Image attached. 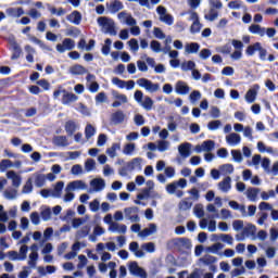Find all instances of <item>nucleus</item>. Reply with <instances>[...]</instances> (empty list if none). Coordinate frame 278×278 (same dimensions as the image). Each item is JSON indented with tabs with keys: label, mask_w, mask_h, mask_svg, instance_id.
Wrapping results in <instances>:
<instances>
[{
	"label": "nucleus",
	"mask_w": 278,
	"mask_h": 278,
	"mask_svg": "<svg viewBox=\"0 0 278 278\" xmlns=\"http://www.w3.org/2000/svg\"><path fill=\"white\" fill-rule=\"evenodd\" d=\"M28 266H31L33 268L36 267V262H38V252H31L29 254Z\"/></svg>",
	"instance_id": "obj_52"
},
{
	"label": "nucleus",
	"mask_w": 278,
	"mask_h": 278,
	"mask_svg": "<svg viewBox=\"0 0 278 278\" xmlns=\"http://www.w3.org/2000/svg\"><path fill=\"white\" fill-rule=\"evenodd\" d=\"M223 247H224L223 243L217 242V243L208 247L206 249V251H208L210 253H218V251H220V249H223Z\"/></svg>",
	"instance_id": "obj_53"
},
{
	"label": "nucleus",
	"mask_w": 278,
	"mask_h": 278,
	"mask_svg": "<svg viewBox=\"0 0 278 278\" xmlns=\"http://www.w3.org/2000/svg\"><path fill=\"white\" fill-rule=\"evenodd\" d=\"M112 84H114L115 86H117V88H125V86H126V81L125 80H123V79H121V78H118V77H114L113 79H112Z\"/></svg>",
	"instance_id": "obj_63"
},
{
	"label": "nucleus",
	"mask_w": 278,
	"mask_h": 278,
	"mask_svg": "<svg viewBox=\"0 0 278 278\" xmlns=\"http://www.w3.org/2000/svg\"><path fill=\"white\" fill-rule=\"evenodd\" d=\"M66 21L73 23V25H81V13L79 11H73L66 16Z\"/></svg>",
	"instance_id": "obj_12"
},
{
	"label": "nucleus",
	"mask_w": 278,
	"mask_h": 278,
	"mask_svg": "<svg viewBox=\"0 0 278 278\" xmlns=\"http://www.w3.org/2000/svg\"><path fill=\"white\" fill-rule=\"evenodd\" d=\"M260 46H261V42H255L254 45L248 46V48L245 49V54L249 58L255 55V51L260 50Z\"/></svg>",
	"instance_id": "obj_31"
},
{
	"label": "nucleus",
	"mask_w": 278,
	"mask_h": 278,
	"mask_svg": "<svg viewBox=\"0 0 278 278\" xmlns=\"http://www.w3.org/2000/svg\"><path fill=\"white\" fill-rule=\"evenodd\" d=\"M96 45H97V41L94 39H90L88 45H86V39L81 38L78 41V49H85V51H92Z\"/></svg>",
	"instance_id": "obj_14"
},
{
	"label": "nucleus",
	"mask_w": 278,
	"mask_h": 278,
	"mask_svg": "<svg viewBox=\"0 0 278 278\" xmlns=\"http://www.w3.org/2000/svg\"><path fill=\"white\" fill-rule=\"evenodd\" d=\"M160 21L161 23H165V25H173V23H175V18L170 14L160 16Z\"/></svg>",
	"instance_id": "obj_47"
},
{
	"label": "nucleus",
	"mask_w": 278,
	"mask_h": 278,
	"mask_svg": "<svg viewBox=\"0 0 278 278\" xmlns=\"http://www.w3.org/2000/svg\"><path fill=\"white\" fill-rule=\"evenodd\" d=\"M241 140H242V137H240V135L236 132L229 134L226 137V142L228 144H231L232 147H236V144H240Z\"/></svg>",
	"instance_id": "obj_17"
},
{
	"label": "nucleus",
	"mask_w": 278,
	"mask_h": 278,
	"mask_svg": "<svg viewBox=\"0 0 278 278\" xmlns=\"http://www.w3.org/2000/svg\"><path fill=\"white\" fill-rule=\"evenodd\" d=\"M178 207L179 210H182L184 212H186L187 210H190V207H192V202L182 200L179 202Z\"/></svg>",
	"instance_id": "obj_56"
},
{
	"label": "nucleus",
	"mask_w": 278,
	"mask_h": 278,
	"mask_svg": "<svg viewBox=\"0 0 278 278\" xmlns=\"http://www.w3.org/2000/svg\"><path fill=\"white\" fill-rule=\"evenodd\" d=\"M29 40H30V42L38 45L40 47V49H47V51H51V49L49 47H47V45L42 40L38 39V37H36V36H31L29 38Z\"/></svg>",
	"instance_id": "obj_41"
},
{
	"label": "nucleus",
	"mask_w": 278,
	"mask_h": 278,
	"mask_svg": "<svg viewBox=\"0 0 278 278\" xmlns=\"http://www.w3.org/2000/svg\"><path fill=\"white\" fill-rule=\"evenodd\" d=\"M191 149L192 143L185 142L178 147V152L181 155V157H190Z\"/></svg>",
	"instance_id": "obj_11"
},
{
	"label": "nucleus",
	"mask_w": 278,
	"mask_h": 278,
	"mask_svg": "<svg viewBox=\"0 0 278 278\" xmlns=\"http://www.w3.org/2000/svg\"><path fill=\"white\" fill-rule=\"evenodd\" d=\"M98 25H100V27H104V34L116 36V26L114 25V22L110 23V18L105 16L98 17Z\"/></svg>",
	"instance_id": "obj_1"
},
{
	"label": "nucleus",
	"mask_w": 278,
	"mask_h": 278,
	"mask_svg": "<svg viewBox=\"0 0 278 278\" xmlns=\"http://www.w3.org/2000/svg\"><path fill=\"white\" fill-rule=\"evenodd\" d=\"M111 49H112V39L106 38L104 40V46H102V49H101L102 54L103 55H110Z\"/></svg>",
	"instance_id": "obj_39"
},
{
	"label": "nucleus",
	"mask_w": 278,
	"mask_h": 278,
	"mask_svg": "<svg viewBox=\"0 0 278 278\" xmlns=\"http://www.w3.org/2000/svg\"><path fill=\"white\" fill-rule=\"evenodd\" d=\"M249 31L251 34H258V36L264 37L266 36V28H262V26L257 25V24H252L249 27Z\"/></svg>",
	"instance_id": "obj_27"
},
{
	"label": "nucleus",
	"mask_w": 278,
	"mask_h": 278,
	"mask_svg": "<svg viewBox=\"0 0 278 278\" xmlns=\"http://www.w3.org/2000/svg\"><path fill=\"white\" fill-rule=\"evenodd\" d=\"M216 262H218V257L212 256L210 254H205L199 258V263L203 264L204 266H208V270H211V273H216V270H218V267L214 265Z\"/></svg>",
	"instance_id": "obj_2"
},
{
	"label": "nucleus",
	"mask_w": 278,
	"mask_h": 278,
	"mask_svg": "<svg viewBox=\"0 0 278 278\" xmlns=\"http://www.w3.org/2000/svg\"><path fill=\"white\" fill-rule=\"evenodd\" d=\"M94 134H97V129L94 128V126H92V124H87V126L85 127V138L87 140H90V138H92Z\"/></svg>",
	"instance_id": "obj_33"
},
{
	"label": "nucleus",
	"mask_w": 278,
	"mask_h": 278,
	"mask_svg": "<svg viewBox=\"0 0 278 278\" xmlns=\"http://www.w3.org/2000/svg\"><path fill=\"white\" fill-rule=\"evenodd\" d=\"M157 231V226L155 224H150L149 228H144L139 232L140 238H148V236H151L152 233H155Z\"/></svg>",
	"instance_id": "obj_21"
},
{
	"label": "nucleus",
	"mask_w": 278,
	"mask_h": 278,
	"mask_svg": "<svg viewBox=\"0 0 278 278\" xmlns=\"http://www.w3.org/2000/svg\"><path fill=\"white\" fill-rule=\"evenodd\" d=\"M7 177L8 179H12V186H14V188H18V186H21V176H18L16 172L9 170L7 173Z\"/></svg>",
	"instance_id": "obj_20"
},
{
	"label": "nucleus",
	"mask_w": 278,
	"mask_h": 278,
	"mask_svg": "<svg viewBox=\"0 0 278 278\" xmlns=\"http://www.w3.org/2000/svg\"><path fill=\"white\" fill-rule=\"evenodd\" d=\"M128 270L130 275H134L135 277H147V271H144L140 266H138V262L136 261L130 262Z\"/></svg>",
	"instance_id": "obj_7"
},
{
	"label": "nucleus",
	"mask_w": 278,
	"mask_h": 278,
	"mask_svg": "<svg viewBox=\"0 0 278 278\" xmlns=\"http://www.w3.org/2000/svg\"><path fill=\"white\" fill-rule=\"evenodd\" d=\"M8 16H13V18H21L23 14H25V10L23 8H9L7 9Z\"/></svg>",
	"instance_id": "obj_16"
},
{
	"label": "nucleus",
	"mask_w": 278,
	"mask_h": 278,
	"mask_svg": "<svg viewBox=\"0 0 278 278\" xmlns=\"http://www.w3.org/2000/svg\"><path fill=\"white\" fill-rule=\"evenodd\" d=\"M190 31L191 34H199V31H201V22H193Z\"/></svg>",
	"instance_id": "obj_62"
},
{
	"label": "nucleus",
	"mask_w": 278,
	"mask_h": 278,
	"mask_svg": "<svg viewBox=\"0 0 278 278\" xmlns=\"http://www.w3.org/2000/svg\"><path fill=\"white\" fill-rule=\"evenodd\" d=\"M114 99H117L118 101H114L112 103V108H121L122 103H127V96L123 93H118V91H113Z\"/></svg>",
	"instance_id": "obj_13"
},
{
	"label": "nucleus",
	"mask_w": 278,
	"mask_h": 278,
	"mask_svg": "<svg viewBox=\"0 0 278 278\" xmlns=\"http://www.w3.org/2000/svg\"><path fill=\"white\" fill-rule=\"evenodd\" d=\"M141 162H142V159L135 157L131 160V162L127 164V168H129V170H136V168H140Z\"/></svg>",
	"instance_id": "obj_34"
},
{
	"label": "nucleus",
	"mask_w": 278,
	"mask_h": 278,
	"mask_svg": "<svg viewBox=\"0 0 278 278\" xmlns=\"http://www.w3.org/2000/svg\"><path fill=\"white\" fill-rule=\"evenodd\" d=\"M45 184H47V175H45V174L37 175L35 178V186L37 188H42V186H45Z\"/></svg>",
	"instance_id": "obj_35"
},
{
	"label": "nucleus",
	"mask_w": 278,
	"mask_h": 278,
	"mask_svg": "<svg viewBox=\"0 0 278 278\" xmlns=\"http://www.w3.org/2000/svg\"><path fill=\"white\" fill-rule=\"evenodd\" d=\"M52 142L54 147H68V138L66 136H54Z\"/></svg>",
	"instance_id": "obj_19"
},
{
	"label": "nucleus",
	"mask_w": 278,
	"mask_h": 278,
	"mask_svg": "<svg viewBox=\"0 0 278 278\" xmlns=\"http://www.w3.org/2000/svg\"><path fill=\"white\" fill-rule=\"evenodd\" d=\"M150 49H152L154 53H160V51H162V43H160L157 40H152L150 42Z\"/></svg>",
	"instance_id": "obj_48"
},
{
	"label": "nucleus",
	"mask_w": 278,
	"mask_h": 278,
	"mask_svg": "<svg viewBox=\"0 0 278 278\" xmlns=\"http://www.w3.org/2000/svg\"><path fill=\"white\" fill-rule=\"evenodd\" d=\"M27 14L28 16H30V18H34L35 21L42 16V13H40L36 9H30Z\"/></svg>",
	"instance_id": "obj_61"
},
{
	"label": "nucleus",
	"mask_w": 278,
	"mask_h": 278,
	"mask_svg": "<svg viewBox=\"0 0 278 278\" xmlns=\"http://www.w3.org/2000/svg\"><path fill=\"white\" fill-rule=\"evenodd\" d=\"M142 108L144 110H147L148 112L152 110L153 108V99H151V97L147 96L143 100V102L141 103Z\"/></svg>",
	"instance_id": "obj_42"
},
{
	"label": "nucleus",
	"mask_w": 278,
	"mask_h": 278,
	"mask_svg": "<svg viewBox=\"0 0 278 278\" xmlns=\"http://www.w3.org/2000/svg\"><path fill=\"white\" fill-rule=\"evenodd\" d=\"M139 247L140 245L138 244V242L132 241L129 243V251H131V253H135L137 257H144V251L138 250Z\"/></svg>",
	"instance_id": "obj_24"
},
{
	"label": "nucleus",
	"mask_w": 278,
	"mask_h": 278,
	"mask_svg": "<svg viewBox=\"0 0 278 278\" xmlns=\"http://www.w3.org/2000/svg\"><path fill=\"white\" fill-rule=\"evenodd\" d=\"M138 212H140L138 206H130L124 210L125 216L130 223H140V215H138Z\"/></svg>",
	"instance_id": "obj_5"
},
{
	"label": "nucleus",
	"mask_w": 278,
	"mask_h": 278,
	"mask_svg": "<svg viewBox=\"0 0 278 278\" xmlns=\"http://www.w3.org/2000/svg\"><path fill=\"white\" fill-rule=\"evenodd\" d=\"M136 151V143H127L124 149V155H131Z\"/></svg>",
	"instance_id": "obj_45"
},
{
	"label": "nucleus",
	"mask_w": 278,
	"mask_h": 278,
	"mask_svg": "<svg viewBox=\"0 0 278 278\" xmlns=\"http://www.w3.org/2000/svg\"><path fill=\"white\" fill-rule=\"evenodd\" d=\"M247 194H248V199H250V201H256L257 200V195L260 194V189H257V188H249L247 190Z\"/></svg>",
	"instance_id": "obj_37"
},
{
	"label": "nucleus",
	"mask_w": 278,
	"mask_h": 278,
	"mask_svg": "<svg viewBox=\"0 0 278 278\" xmlns=\"http://www.w3.org/2000/svg\"><path fill=\"white\" fill-rule=\"evenodd\" d=\"M175 90L177 94H188V92H190V87L182 80H178L176 83Z\"/></svg>",
	"instance_id": "obj_15"
},
{
	"label": "nucleus",
	"mask_w": 278,
	"mask_h": 278,
	"mask_svg": "<svg viewBox=\"0 0 278 278\" xmlns=\"http://www.w3.org/2000/svg\"><path fill=\"white\" fill-rule=\"evenodd\" d=\"M257 150L260 151V153H265V151L267 153H273V147L266 148V144H264V142L262 141L257 142Z\"/></svg>",
	"instance_id": "obj_49"
},
{
	"label": "nucleus",
	"mask_w": 278,
	"mask_h": 278,
	"mask_svg": "<svg viewBox=\"0 0 278 278\" xmlns=\"http://www.w3.org/2000/svg\"><path fill=\"white\" fill-rule=\"evenodd\" d=\"M137 84L140 86V88L148 90V92H157V90H160V84H153V81L147 78H139Z\"/></svg>",
	"instance_id": "obj_3"
},
{
	"label": "nucleus",
	"mask_w": 278,
	"mask_h": 278,
	"mask_svg": "<svg viewBox=\"0 0 278 278\" xmlns=\"http://www.w3.org/2000/svg\"><path fill=\"white\" fill-rule=\"evenodd\" d=\"M200 58L201 60H207L208 58L212 56V50L204 48L200 51Z\"/></svg>",
	"instance_id": "obj_58"
},
{
	"label": "nucleus",
	"mask_w": 278,
	"mask_h": 278,
	"mask_svg": "<svg viewBox=\"0 0 278 278\" xmlns=\"http://www.w3.org/2000/svg\"><path fill=\"white\" fill-rule=\"evenodd\" d=\"M79 34H81V30H79L77 27H71L66 31V36H73L74 38H77Z\"/></svg>",
	"instance_id": "obj_59"
},
{
	"label": "nucleus",
	"mask_w": 278,
	"mask_h": 278,
	"mask_svg": "<svg viewBox=\"0 0 278 278\" xmlns=\"http://www.w3.org/2000/svg\"><path fill=\"white\" fill-rule=\"evenodd\" d=\"M266 55H268V50H266L264 47H258V58L262 60V62H266Z\"/></svg>",
	"instance_id": "obj_54"
},
{
	"label": "nucleus",
	"mask_w": 278,
	"mask_h": 278,
	"mask_svg": "<svg viewBox=\"0 0 278 278\" xmlns=\"http://www.w3.org/2000/svg\"><path fill=\"white\" fill-rule=\"evenodd\" d=\"M222 173L225 175H231L233 173V166L231 164H224L220 167Z\"/></svg>",
	"instance_id": "obj_57"
},
{
	"label": "nucleus",
	"mask_w": 278,
	"mask_h": 278,
	"mask_svg": "<svg viewBox=\"0 0 278 278\" xmlns=\"http://www.w3.org/2000/svg\"><path fill=\"white\" fill-rule=\"evenodd\" d=\"M62 190H64V181H58L52 191V197H62Z\"/></svg>",
	"instance_id": "obj_32"
},
{
	"label": "nucleus",
	"mask_w": 278,
	"mask_h": 278,
	"mask_svg": "<svg viewBox=\"0 0 278 278\" xmlns=\"http://www.w3.org/2000/svg\"><path fill=\"white\" fill-rule=\"evenodd\" d=\"M116 151H121V143H113L112 147L106 149L110 157H116Z\"/></svg>",
	"instance_id": "obj_36"
},
{
	"label": "nucleus",
	"mask_w": 278,
	"mask_h": 278,
	"mask_svg": "<svg viewBox=\"0 0 278 278\" xmlns=\"http://www.w3.org/2000/svg\"><path fill=\"white\" fill-rule=\"evenodd\" d=\"M11 166H14V164L12 163V161L10 160H2L0 162V170L3 173V170H5L7 168H11Z\"/></svg>",
	"instance_id": "obj_55"
},
{
	"label": "nucleus",
	"mask_w": 278,
	"mask_h": 278,
	"mask_svg": "<svg viewBox=\"0 0 278 278\" xmlns=\"http://www.w3.org/2000/svg\"><path fill=\"white\" fill-rule=\"evenodd\" d=\"M126 16L125 23L126 25H129L130 27H134L136 25V18H134V16L131 15H127V13L125 11L118 13V18H123Z\"/></svg>",
	"instance_id": "obj_30"
},
{
	"label": "nucleus",
	"mask_w": 278,
	"mask_h": 278,
	"mask_svg": "<svg viewBox=\"0 0 278 278\" xmlns=\"http://www.w3.org/2000/svg\"><path fill=\"white\" fill-rule=\"evenodd\" d=\"M256 231H257V227H255V225H253V224H249L248 226H245L243 228L242 235L241 236L237 235L236 239L238 241H242V240H244V236H255Z\"/></svg>",
	"instance_id": "obj_8"
},
{
	"label": "nucleus",
	"mask_w": 278,
	"mask_h": 278,
	"mask_svg": "<svg viewBox=\"0 0 278 278\" xmlns=\"http://www.w3.org/2000/svg\"><path fill=\"white\" fill-rule=\"evenodd\" d=\"M123 8H124V5L121 0H114L109 5V10H110V12H112V14H116V12H121V10H123Z\"/></svg>",
	"instance_id": "obj_25"
},
{
	"label": "nucleus",
	"mask_w": 278,
	"mask_h": 278,
	"mask_svg": "<svg viewBox=\"0 0 278 278\" xmlns=\"http://www.w3.org/2000/svg\"><path fill=\"white\" fill-rule=\"evenodd\" d=\"M94 166H97V162H94V159H87L85 162V170L87 173H90L91 170H94Z\"/></svg>",
	"instance_id": "obj_44"
},
{
	"label": "nucleus",
	"mask_w": 278,
	"mask_h": 278,
	"mask_svg": "<svg viewBox=\"0 0 278 278\" xmlns=\"http://www.w3.org/2000/svg\"><path fill=\"white\" fill-rule=\"evenodd\" d=\"M199 49H201V45H199V42H191L185 46V51L188 54L199 53Z\"/></svg>",
	"instance_id": "obj_26"
},
{
	"label": "nucleus",
	"mask_w": 278,
	"mask_h": 278,
	"mask_svg": "<svg viewBox=\"0 0 278 278\" xmlns=\"http://www.w3.org/2000/svg\"><path fill=\"white\" fill-rule=\"evenodd\" d=\"M157 150H159L161 153H164V151L168 150V141H166V140H161V141H159V143H157Z\"/></svg>",
	"instance_id": "obj_60"
},
{
	"label": "nucleus",
	"mask_w": 278,
	"mask_h": 278,
	"mask_svg": "<svg viewBox=\"0 0 278 278\" xmlns=\"http://www.w3.org/2000/svg\"><path fill=\"white\" fill-rule=\"evenodd\" d=\"M67 188H71L72 190L80 188L81 190H84V188H86V182H84V180H74L67 185Z\"/></svg>",
	"instance_id": "obj_40"
},
{
	"label": "nucleus",
	"mask_w": 278,
	"mask_h": 278,
	"mask_svg": "<svg viewBox=\"0 0 278 278\" xmlns=\"http://www.w3.org/2000/svg\"><path fill=\"white\" fill-rule=\"evenodd\" d=\"M231 155L235 162H242V152L240 150H231Z\"/></svg>",
	"instance_id": "obj_64"
},
{
	"label": "nucleus",
	"mask_w": 278,
	"mask_h": 278,
	"mask_svg": "<svg viewBox=\"0 0 278 278\" xmlns=\"http://www.w3.org/2000/svg\"><path fill=\"white\" fill-rule=\"evenodd\" d=\"M65 131L68 136H73L77 131V123L73 119L67 121L65 123Z\"/></svg>",
	"instance_id": "obj_23"
},
{
	"label": "nucleus",
	"mask_w": 278,
	"mask_h": 278,
	"mask_svg": "<svg viewBox=\"0 0 278 278\" xmlns=\"http://www.w3.org/2000/svg\"><path fill=\"white\" fill-rule=\"evenodd\" d=\"M153 35L159 40H164V38H166V34H164V31L160 27H154Z\"/></svg>",
	"instance_id": "obj_50"
},
{
	"label": "nucleus",
	"mask_w": 278,
	"mask_h": 278,
	"mask_svg": "<svg viewBox=\"0 0 278 278\" xmlns=\"http://www.w3.org/2000/svg\"><path fill=\"white\" fill-rule=\"evenodd\" d=\"M111 123L113 125H121L125 123V113L123 111H116L111 115Z\"/></svg>",
	"instance_id": "obj_10"
},
{
	"label": "nucleus",
	"mask_w": 278,
	"mask_h": 278,
	"mask_svg": "<svg viewBox=\"0 0 278 278\" xmlns=\"http://www.w3.org/2000/svg\"><path fill=\"white\" fill-rule=\"evenodd\" d=\"M202 147L204 151L210 152L214 149V147H216V142L214 140H205L202 142Z\"/></svg>",
	"instance_id": "obj_46"
},
{
	"label": "nucleus",
	"mask_w": 278,
	"mask_h": 278,
	"mask_svg": "<svg viewBox=\"0 0 278 278\" xmlns=\"http://www.w3.org/2000/svg\"><path fill=\"white\" fill-rule=\"evenodd\" d=\"M257 97V91L255 89H250L245 93V100L248 103H254Z\"/></svg>",
	"instance_id": "obj_38"
},
{
	"label": "nucleus",
	"mask_w": 278,
	"mask_h": 278,
	"mask_svg": "<svg viewBox=\"0 0 278 278\" xmlns=\"http://www.w3.org/2000/svg\"><path fill=\"white\" fill-rule=\"evenodd\" d=\"M219 189L222 192H227L228 190H231V177L227 176L224 178L223 181L218 184Z\"/></svg>",
	"instance_id": "obj_28"
},
{
	"label": "nucleus",
	"mask_w": 278,
	"mask_h": 278,
	"mask_svg": "<svg viewBox=\"0 0 278 278\" xmlns=\"http://www.w3.org/2000/svg\"><path fill=\"white\" fill-rule=\"evenodd\" d=\"M174 244L180 251H190V249H192V241H190V239H188L186 237L177 238L175 240Z\"/></svg>",
	"instance_id": "obj_6"
},
{
	"label": "nucleus",
	"mask_w": 278,
	"mask_h": 278,
	"mask_svg": "<svg viewBox=\"0 0 278 278\" xmlns=\"http://www.w3.org/2000/svg\"><path fill=\"white\" fill-rule=\"evenodd\" d=\"M220 125H223L220 119L211 121L207 124V129H210V131H216V129H218Z\"/></svg>",
	"instance_id": "obj_43"
},
{
	"label": "nucleus",
	"mask_w": 278,
	"mask_h": 278,
	"mask_svg": "<svg viewBox=\"0 0 278 278\" xmlns=\"http://www.w3.org/2000/svg\"><path fill=\"white\" fill-rule=\"evenodd\" d=\"M90 186L93 187L96 192H100V190L105 188V180L103 178H94L90 181Z\"/></svg>",
	"instance_id": "obj_18"
},
{
	"label": "nucleus",
	"mask_w": 278,
	"mask_h": 278,
	"mask_svg": "<svg viewBox=\"0 0 278 278\" xmlns=\"http://www.w3.org/2000/svg\"><path fill=\"white\" fill-rule=\"evenodd\" d=\"M62 103L63 105H68V103H75V101H77V94L73 93V92H68L66 91V89H62Z\"/></svg>",
	"instance_id": "obj_9"
},
{
	"label": "nucleus",
	"mask_w": 278,
	"mask_h": 278,
	"mask_svg": "<svg viewBox=\"0 0 278 278\" xmlns=\"http://www.w3.org/2000/svg\"><path fill=\"white\" fill-rule=\"evenodd\" d=\"M34 190V185L31 184L30 178L26 181V184L24 185L22 192L24 194H29V192H31Z\"/></svg>",
	"instance_id": "obj_51"
},
{
	"label": "nucleus",
	"mask_w": 278,
	"mask_h": 278,
	"mask_svg": "<svg viewBox=\"0 0 278 278\" xmlns=\"http://www.w3.org/2000/svg\"><path fill=\"white\" fill-rule=\"evenodd\" d=\"M70 73L72 75H86V73H88V70L84 65L76 64L70 68Z\"/></svg>",
	"instance_id": "obj_22"
},
{
	"label": "nucleus",
	"mask_w": 278,
	"mask_h": 278,
	"mask_svg": "<svg viewBox=\"0 0 278 278\" xmlns=\"http://www.w3.org/2000/svg\"><path fill=\"white\" fill-rule=\"evenodd\" d=\"M58 53H65L66 51H73L75 49V40L71 38L63 39L62 43H58L55 47Z\"/></svg>",
	"instance_id": "obj_4"
},
{
	"label": "nucleus",
	"mask_w": 278,
	"mask_h": 278,
	"mask_svg": "<svg viewBox=\"0 0 278 278\" xmlns=\"http://www.w3.org/2000/svg\"><path fill=\"white\" fill-rule=\"evenodd\" d=\"M13 53L11 55V60H18L21 58V54L23 53V49L21 46L17 45L16 41L13 42L12 45Z\"/></svg>",
	"instance_id": "obj_29"
}]
</instances>
